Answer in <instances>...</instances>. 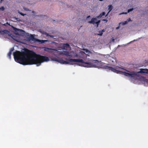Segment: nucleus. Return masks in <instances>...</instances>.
Here are the masks:
<instances>
[{"instance_id":"f257e3e1","label":"nucleus","mask_w":148,"mask_h":148,"mask_svg":"<svg viewBox=\"0 0 148 148\" xmlns=\"http://www.w3.org/2000/svg\"><path fill=\"white\" fill-rule=\"evenodd\" d=\"M13 55L16 62L24 65L35 64L39 66L42 63L50 60L47 57L37 55L34 53H31L26 50L22 52L16 51L13 52Z\"/></svg>"},{"instance_id":"f03ea898","label":"nucleus","mask_w":148,"mask_h":148,"mask_svg":"<svg viewBox=\"0 0 148 148\" xmlns=\"http://www.w3.org/2000/svg\"><path fill=\"white\" fill-rule=\"evenodd\" d=\"M67 61L64 60H59L56 58H51V60L56 61L60 63L61 64H74L75 63L77 62H81L83 63V66L86 67H96V66L94 64L86 62L84 63L83 60L82 59H66Z\"/></svg>"},{"instance_id":"7ed1b4c3","label":"nucleus","mask_w":148,"mask_h":148,"mask_svg":"<svg viewBox=\"0 0 148 148\" xmlns=\"http://www.w3.org/2000/svg\"><path fill=\"white\" fill-rule=\"evenodd\" d=\"M27 34H28L27 35L29 36L28 38V40L29 41H32L35 42H38L40 44L44 43L45 42L49 41L48 40H43L37 39L34 37V35L31 34H29L28 33Z\"/></svg>"},{"instance_id":"20e7f679","label":"nucleus","mask_w":148,"mask_h":148,"mask_svg":"<svg viewBox=\"0 0 148 148\" xmlns=\"http://www.w3.org/2000/svg\"><path fill=\"white\" fill-rule=\"evenodd\" d=\"M56 53L59 54H63L70 58L73 57L71 54L66 51V49L65 48H62L60 49H56Z\"/></svg>"},{"instance_id":"39448f33","label":"nucleus","mask_w":148,"mask_h":148,"mask_svg":"<svg viewBox=\"0 0 148 148\" xmlns=\"http://www.w3.org/2000/svg\"><path fill=\"white\" fill-rule=\"evenodd\" d=\"M8 34L9 36H11L14 40L18 41L17 38L15 37L13 35L10 33V32L8 30H5L3 31H1L0 30V34L4 35V34Z\"/></svg>"},{"instance_id":"423d86ee","label":"nucleus","mask_w":148,"mask_h":148,"mask_svg":"<svg viewBox=\"0 0 148 148\" xmlns=\"http://www.w3.org/2000/svg\"><path fill=\"white\" fill-rule=\"evenodd\" d=\"M8 34L9 36H11L14 40L18 41L17 38L15 37L13 35L10 33V32L8 30H5L3 31H1L0 30V34L4 35V34Z\"/></svg>"},{"instance_id":"0eeeda50","label":"nucleus","mask_w":148,"mask_h":148,"mask_svg":"<svg viewBox=\"0 0 148 148\" xmlns=\"http://www.w3.org/2000/svg\"><path fill=\"white\" fill-rule=\"evenodd\" d=\"M8 34L9 36H11L14 40L18 41L17 38L15 37L13 35L10 33V32L8 30H5L3 31H1L0 30V34L4 35V34Z\"/></svg>"},{"instance_id":"6e6552de","label":"nucleus","mask_w":148,"mask_h":148,"mask_svg":"<svg viewBox=\"0 0 148 148\" xmlns=\"http://www.w3.org/2000/svg\"><path fill=\"white\" fill-rule=\"evenodd\" d=\"M12 27L13 28V30L14 31L15 34H17L19 35H24L25 32L23 30L20 29H17L13 26H12Z\"/></svg>"},{"instance_id":"1a4fd4ad","label":"nucleus","mask_w":148,"mask_h":148,"mask_svg":"<svg viewBox=\"0 0 148 148\" xmlns=\"http://www.w3.org/2000/svg\"><path fill=\"white\" fill-rule=\"evenodd\" d=\"M100 21V20L97 21V18L96 17V18H92L91 21L89 22V23L92 24H97V27H98L99 24V23Z\"/></svg>"},{"instance_id":"9d476101","label":"nucleus","mask_w":148,"mask_h":148,"mask_svg":"<svg viewBox=\"0 0 148 148\" xmlns=\"http://www.w3.org/2000/svg\"><path fill=\"white\" fill-rule=\"evenodd\" d=\"M83 50L84 51V52L81 51L80 52V54L82 55H84L85 54L86 55L87 53L88 54H91L92 52L87 49H83Z\"/></svg>"},{"instance_id":"9b49d317","label":"nucleus","mask_w":148,"mask_h":148,"mask_svg":"<svg viewBox=\"0 0 148 148\" xmlns=\"http://www.w3.org/2000/svg\"><path fill=\"white\" fill-rule=\"evenodd\" d=\"M69 53L71 54L73 56V57H71V58H73L75 57H82V56L80 55L81 54H80V53H79V54H75L74 52L73 51L72 52H71Z\"/></svg>"},{"instance_id":"f8f14e48","label":"nucleus","mask_w":148,"mask_h":148,"mask_svg":"<svg viewBox=\"0 0 148 148\" xmlns=\"http://www.w3.org/2000/svg\"><path fill=\"white\" fill-rule=\"evenodd\" d=\"M14 50V48H11L10 49V51L8 54V57H9V58L10 59H11V56L12 53V51H13Z\"/></svg>"},{"instance_id":"ddd939ff","label":"nucleus","mask_w":148,"mask_h":148,"mask_svg":"<svg viewBox=\"0 0 148 148\" xmlns=\"http://www.w3.org/2000/svg\"><path fill=\"white\" fill-rule=\"evenodd\" d=\"M105 31L104 29H103L101 31H99L98 32L99 33L97 34V35L100 36H101L103 34V32H105Z\"/></svg>"},{"instance_id":"4468645a","label":"nucleus","mask_w":148,"mask_h":148,"mask_svg":"<svg viewBox=\"0 0 148 148\" xmlns=\"http://www.w3.org/2000/svg\"><path fill=\"white\" fill-rule=\"evenodd\" d=\"M105 14V12H103L100 14L99 16H96V17L97 18H100L103 16Z\"/></svg>"},{"instance_id":"2eb2a0df","label":"nucleus","mask_w":148,"mask_h":148,"mask_svg":"<svg viewBox=\"0 0 148 148\" xmlns=\"http://www.w3.org/2000/svg\"><path fill=\"white\" fill-rule=\"evenodd\" d=\"M42 34L43 35H45L47 36H50L51 37H53L54 36H53V35H49V34H48L46 32H43L42 33Z\"/></svg>"},{"instance_id":"dca6fc26","label":"nucleus","mask_w":148,"mask_h":148,"mask_svg":"<svg viewBox=\"0 0 148 148\" xmlns=\"http://www.w3.org/2000/svg\"><path fill=\"white\" fill-rule=\"evenodd\" d=\"M112 7L111 5H108V10H109V12L107 14H108V13L110 12V11L112 10Z\"/></svg>"},{"instance_id":"f3484780","label":"nucleus","mask_w":148,"mask_h":148,"mask_svg":"<svg viewBox=\"0 0 148 148\" xmlns=\"http://www.w3.org/2000/svg\"><path fill=\"white\" fill-rule=\"evenodd\" d=\"M128 22L127 21H125L124 22H120L119 23V25H120L121 24H122V25H124L126 24H127L128 23Z\"/></svg>"},{"instance_id":"a211bd4d","label":"nucleus","mask_w":148,"mask_h":148,"mask_svg":"<svg viewBox=\"0 0 148 148\" xmlns=\"http://www.w3.org/2000/svg\"><path fill=\"white\" fill-rule=\"evenodd\" d=\"M64 48H70L69 45L67 43L64 44Z\"/></svg>"},{"instance_id":"6ab92c4d","label":"nucleus","mask_w":148,"mask_h":148,"mask_svg":"<svg viewBox=\"0 0 148 148\" xmlns=\"http://www.w3.org/2000/svg\"><path fill=\"white\" fill-rule=\"evenodd\" d=\"M44 50L45 51L48 52L49 50H51V49H50L47 47H44Z\"/></svg>"},{"instance_id":"aec40b11","label":"nucleus","mask_w":148,"mask_h":148,"mask_svg":"<svg viewBox=\"0 0 148 148\" xmlns=\"http://www.w3.org/2000/svg\"><path fill=\"white\" fill-rule=\"evenodd\" d=\"M133 10H134L133 8H132L128 10L127 13H129L130 12L132 11Z\"/></svg>"},{"instance_id":"412c9836","label":"nucleus","mask_w":148,"mask_h":148,"mask_svg":"<svg viewBox=\"0 0 148 148\" xmlns=\"http://www.w3.org/2000/svg\"><path fill=\"white\" fill-rule=\"evenodd\" d=\"M94 61L96 62H95L96 63L101 64V61H97V60H94Z\"/></svg>"},{"instance_id":"4be33fe9","label":"nucleus","mask_w":148,"mask_h":148,"mask_svg":"<svg viewBox=\"0 0 148 148\" xmlns=\"http://www.w3.org/2000/svg\"><path fill=\"white\" fill-rule=\"evenodd\" d=\"M56 51V49H51V50H49L48 51V52H49V53H51L53 52V51Z\"/></svg>"},{"instance_id":"5701e85b","label":"nucleus","mask_w":148,"mask_h":148,"mask_svg":"<svg viewBox=\"0 0 148 148\" xmlns=\"http://www.w3.org/2000/svg\"><path fill=\"white\" fill-rule=\"evenodd\" d=\"M18 13L23 16H24L26 15V14H24L20 12H18Z\"/></svg>"},{"instance_id":"b1692460","label":"nucleus","mask_w":148,"mask_h":148,"mask_svg":"<svg viewBox=\"0 0 148 148\" xmlns=\"http://www.w3.org/2000/svg\"><path fill=\"white\" fill-rule=\"evenodd\" d=\"M5 8L3 6H2L0 8V10L3 11Z\"/></svg>"},{"instance_id":"393cba45","label":"nucleus","mask_w":148,"mask_h":148,"mask_svg":"<svg viewBox=\"0 0 148 148\" xmlns=\"http://www.w3.org/2000/svg\"><path fill=\"white\" fill-rule=\"evenodd\" d=\"M23 9L25 10H26V11H29V10L27 8H26L24 7L23 8Z\"/></svg>"},{"instance_id":"a878e982","label":"nucleus","mask_w":148,"mask_h":148,"mask_svg":"<svg viewBox=\"0 0 148 148\" xmlns=\"http://www.w3.org/2000/svg\"><path fill=\"white\" fill-rule=\"evenodd\" d=\"M127 14V12H123V13H120L119 14L120 15H121V14Z\"/></svg>"},{"instance_id":"bb28decb","label":"nucleus","mask_w":148,"mask_h":148,"mask_svg":"<svg viewBox=\"0 0 148 148\" xmlns=\"http://www.w3.org/2000/svg\"><path fill=\"white\" fill-rule=\"evenodd\" d=\"M137 40H134L133 41H132L128 43V44L130 43L131 42H134L135 41H136Z\"/></svg>"},{"instance_id":"cd10ccee","label":"nucleus","mask_w":148,"mask_h":148,"mask_svg":"<svg viewBox=\"0 0 148 148\" xmlns=\"http://www.w3.org/2000/svg\"><path fill=\"white\" fill-rule=\"evenodd\" d=\"M127 21L128 22H130V21H132L131 19L130 18H129V19H128Z\"/></svg>"},{"instance_id":"c85d7f7f","label":"nucleus","mask_w":148,"mask_h":148,"mask_svg":"<svg viewBox=\"0 0 148 148\" xmlns=\"http://www.w3.org/2000/svg\"><path fill=\"white\" fill-rule=\"evenodd\" d=\"M90 54H88V53H87V54L86 55V57H87L88 56H90Z\"/></svg>"},{"instance_id":"c756f323","label":"nucleus","mask_w":148,"mask_h":148,"mask_svg":"<svg viewBox=\"0 0 148 148\" xmlns=\"http://www.w3.org/2000/svg\"><path fill=\"white\" fill-rule=\"evenodd\" d=\"M7 25H10L9 24H8V23H5L4 24H3V25L5 26H6Z\"/></svg>"},{"instance_id":"7c9ffc66","label":"nucleus","mask_w":148,"mask_h":148,"mask_svg":"<svg viewBox=\"0 0 148 148\" xmlns=\"http://www.w3.org/2000/svg\"><path fill=\"white\" fill-rule=\"evenodd\" d=\"M119 27H120V26H118V27H116V29H119Z\"/></svg>"},{"instance_id":"2f4dec72","label":"nucleus","mask_w":148,"mask_h":148,"mask_svg":"<svg viewBox=\"0 0 148 148\" xmlns=\"http://www.w3.org/2000/svg\"><path fill=\"white\" fill-rule=\"evenodd\" d=\"M103 21H107V20L106 19H104L103 20Z\"/></svg>"},{"instance_id":"473e14b6","label":"nucleus","mask_w":148,"mask_h":148,"mask_svg":"<svg viewBox=\"0 0 148 148\" xmlns=\"http://www.w3.org/2000/svg\"><path fill=\"white\" fill-rule=\"evenodd\" d=\"M16 19L17 20V21H20V19H19V18H16Z\"/></svg>"},{"instance_id":"72a5a7b5","label":"nucleus","mask_w":148,"mask_h":148,"mask_svg":"<svg viewBox=\"0 0 148 148\" xmlns=\"http://www.w3.org/2000/svg\"><path fill=\"white\" fill-rule=\"evenodd\" d=\"M114 40H115V39H114L113 38L112 40V42H114Z\"/></svg>"},{"instance_id":"f704fd0d","label":"nucleus","mask_w":148,"mask_h":148,"mask_svg":"<svg viewBox=\"0 0 148 148\" xmlns=\"http://www.w3.org/2000/svg\"><path fill=\"white\" fill-rule=\"evenodd\" d=\"M3 0H1V2L3 1Z\"/></svg>"},{"instance_id":"c9c22d12","label":"nucleus","mask_w":148,"mask_h":148,"mask_svg":"<svg viewBox=\"0 0 148 148\" xmlns=\"http://www.w3.org/2000/svg\"><path fill=\"white\" fill-rule=\"evenodd\" d=\"M100 1H102L103 0H99Z\"/></svg>"},{"instance_id":"e433bc0d","label":"nucleus","mask_w":148,"mask_h":148,"mask_svg":"<svg viewBox=\"0 0 148 148\" xmlns=\"http://www.w3.org/2000/svg\"><path fill=\"white\" fill-rule=\"evenodd\" d=\"M119 46H120L119 45L118 46V47H119Z\"/></svg>"}]
</instances>
